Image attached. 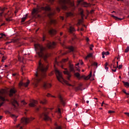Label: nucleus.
Returning <instances> with one entry per match:
<instances>
[{
  "label": "nucleus",
  "mask_w": 129,
  "mask_h": 129,
  "mask_svg": "<svg viewBox=\"0 0 129 129\" xmlns=\"http://www.w3.org/2000/svg\"><path fill=\"white\" fill-rule=\"evenodd\" d=\"M22 103L23 104V105H26V104H27V103H26V102H25V101H22Z\"/></svg>",
  "instance_id": "obj_46"
},
{
  "label": "nucleus",
  "mask_w": 129,
  "mask_h": 129,
  "mask_svg": "<svg viewBox=\"0 0 129 129\" xmlns=\"http://www.w3.org/2000/svg\"><path fill=\"white\" fill-rule=\"evenodd\" d=\"M113 112H114V111H112V110L108 111V113H113Z\"/></svg>",
  "instance_id": "obj_51"
},
{
  "label": "nucleus",
  "mask_w": 129,
  "mask_h": 129,
  "mask_svg": "<svg viewBox=\"0 0 129 129\" xmlns=\"http://www.w3.org/2000/svg\"><path fill=\"white\" fill-rule=\"evenodd\" d=\"M55 72L56 76V78L59 82H64L66 83L67 85H68V86H72V85L69 83H68V82L64 80V78H63V77L62 76V73L60 72L59 70L55 69Z\"/></svg>",
  "instance_id": "obj_3"
},
{
  "label": "nucleus",
  "mask_w": 129,
  "mask_h": 129,
  "mask_svg": "<svg viewBox=\"0 0 129 129\" xmlns=\"http://www.w3.org/2000/svg\"><path fill=\"white\" fill-rule=\"evenodd\" d=\"M12 105L14 106L15 108H17V106H19V102L17 101V100L13 99L12 100Z\"/></svg>",
  "instance_id": "obj_10"
},
{
  "label": "nucleus",
  "mask_w": 129,
  "mask_h": 129,
  "mask_svg": "<svg viewBox=\"0 0 129 129\" xmlns=\"http://www.w3.org/2000/svg\"><path fill=\"white\" fill-rule=\"evenodd\" d=\"M129 51V46H127V47L126 48V49H125V53H127V52H128Z\"/></svg>",
  "instance_id": "obj_40"
},
{
  "label": "nucleus",
  "mask_w": 129,
  "mask_h": 129,
  "mask_svg": "<svg viewBox=\"0 0 129 129\" xmlns=\"http://www.w3.org/2000/svg\"><path fill=\"white\" fill-rule=\"evenodd\" d=\"M43 10H44V11H46V12H50V11H51V8H50V6H47L44 7Z\"/></svg>",
  "instance_id": "obj_18"
},
{
  "label": "nucleus",
  "mask_w": 129,
  "mask_h": 129,
  "mask_svg": "<svg viewBox=\"0 0 129 129\" xmlns=\"http://www.w3.org/2000/svg\"><path fill=\"white\" fill-rule=\"evenodd\" d=\"M66 17H67V18H68V17H72L73 16V13H72V12L67 13L66 14Z\"/></svg>",
  "instance_id": "obj_24"
},
{
  "label": "nucleus",
  "mask_w": 129,
  "mask_h": 129,
  "mask_svg": "<svg viewBox=\"0 0 129 129\" xmlns=\"http://www.w3.org/2000/svg\"><path fill=\"white\" fill-rule=\"evenodd\" d=\"M52 86V85L51 84H49L48 83H44L43 85V88L44 89H47V88H50Z\"/></svg>",
  "instance_id": "obj_12"
},
{
  "label": "nucleus",
  "mask_w": 129,
  "mask_h": 129,
  "mask_svg": "<svg viewBox=\"0 0 129 129\" xmlns=\"http://www.w3.org/2000/svg\"><path fill=\"white\" fill-rule=\"evenodd\" d=\"M124 114H126V115H127V116L129 117V113L128 112H124Z\"/></svg>",
  "instance_id": "obj_56"
},
{
  "label": "nucleus",
  "mask_w": 129,
  "mask_h": 129,
  "mask_svg": "<svg viewBox=\"0 0 129 129\" xmlns=\"http://www.w3.org/2000/svg\"><path fill=\"white\" fill-rule=\"evenodd\" d=\"M0 36H1V38H3V37H6V34H4V33H1L0 34Z\"/></svg>",
  "instance_id": "obj_42"
},
{
  "label": "nucleus",
  "mask_w": 129,
  "mask_h": 129,
  "mask_svg": "<svg viewBox=\"0 0 129 129\" xmlns=\"http://www.w3.org/2000/svg\"><path fill=\"white\" fill-rule=\"evenodd\" d=\"M11 117H14L15 118V121H17V118H18V116H16L15 114H10Z\"/></svg>",
  "instance_id": "obj_29"
},
{
  "label": "nucleus",
  "mask_w": 129,
  "mask_h": 129,
  "mask_svg": "<svg viewBox=\"0 0 129 129\" xmlns=\"http://www.w3.org/2000/svg\"><path fill=\"white\" fill-rule=\"evenodd\" d=\"M64 70L63 71V73L64 74H66V75H69V76H70V73L69 72V71H68V70H67V69H64Z\"/></svg>",
  "instance_id": "obj_22"
},
{
  "label": "nucleus",
  "mask_w": 129,
  "mask_h": 129,
  "mask_svg": "<svg viewBox=\"0 0 129 129\" xmlns=\"http://www.w3.org/2000/svg\"><path fill=\"white\" fill-rule=\"evenodd\" d=\"M91 76H92V73L91 72L89 75L87 76V80H88V79H89Z\"/></svg>",
  "instance_id": "obj_34"
},
{
  "label": "nucleus",
  "mask_w": 129,
  "mask_h": 129,
  "mask_svg": "<svg viewBox=\"0 0 129 129\" xmlns=\"http://www.w3.org/2000/svg\"><path fill=\"white\" fill-rule=\"evenodd\" d=\"M16 92L17 89H16V88L13 87L11 88L9 92V96H10V97H12V96H14V94H16Z\"/></svg>",
  "instance_id": "obj_8"
},
{
  "label": "nucleus",
  "mask_w": 129,
  "mask_h": 129,
  "mask_svg": "<svg viewBox=\"0 0 129 129\" xmlns=\"http://www.w3.org/2000/svg\"><path fill=\"white\" fill-rule=\"evenodd\" d=\"M112 71L113 72H116V69H115V70L112 69Z\"/></svg>",
  "instance_id": "obj_61"
},
{
  "label": "nucleus",
  "mask_w": 129,
  "mask_h": 129,
  "mask_svg": "<svg viewBox=\"0 0 129 129\" xmlns=\"http://www.w3.org/2000/svg\"><path fill=\"white\" fill-rule=\"evenodd\" d=\"M38 13H39V10H38V9H34L32 12L33 15H35V14L37 15Z\"/></svg>",
  "instance_id": "obj_20"
},
{
  "label": "nucleus",
  "mask_w": 129,
  "mask_h": 129,
  "mask_svg": "<svg viewBox=\"0 0 129 129\" xmlns=\"http://www.w3.org/2000/svg\"><path fill=\"white\" fill-rule=\"evenodd\" d=\"M69 49L70 50L71 52H73L74 51V48L73 46H70Z\"/></svg>",
  "instance_id": "obj_35"
},
{
  "label": "nucleus",
  "mask_w": 129,
  "mask_h": 129,
  "mask_svg": "<svg viewBox=\"0 0 129 129\" xmlns=\"http://www.w3.org/2000/svg\"><path fill=\"white\" fill-rule=\"evenodd\" d=\"M59 3L62 10H64V11H67V10H68V7L66 5L70 3V0H60Z\"/></svg>",
  "instance_id": "obj_5"
},
{
  "label": "nucleus",
  "mask_w": 129,
  "mask_h": 129,
  "mask_svg": "<svg viewBox=\"0 0 129 129\" xmlns=\"http://www.w3.org/2000/svg\"><path fill=\"white\" fill-rule=\"evenodd\" d=\"M46 96L47 97H55V96L51 95L50 93H47V94L46 95Z\"/></svg>",
  "instance_id": "obj_37"
},
{
  "label": "nucleus",
  "mask_w": 129,
  "mask_h": 129,
  "mask_svg": "<svg viewBox=\"0 0 129 129\" xmlns=\"http://www.w3.org/2000/svg\"><path fill=\"white\" fill-rule=\"evenodd\" d=\"M37 101L33 100V101L31 103H29V106H31V107H35L36 106V104H37Z\"/></svg>",
  "instance_id": "obj_13"
},
{
  "label": "nucleus",
  "mask_w": 129,
  "mask_h": 129,
  "mask_svg": "<svg viewBox=\"0 0 129 129\" xmlns=\"http://www.w3.org/2000/svg\"><path fill=\"white\" fill-rule=\"evenodd\" d=\"M6 59H7V57L4 55H2V58L1 60L2 62H5V60H6Z\"/></svg>",
  "instance_id": "obj_32"
},
{
  "label": "nucleus",
  "mask_w": 129,
  "mask_h": 129,
  "mask_svg": "<svg viewBox=\"0 0 129 129\" xmlns=\"http://www.w3.org/2000/svg\"><path fill=\"white\" fill-rule=\"evenodd\" d=\"M105 69L107 71L108 70V67L105 66Z\"/></svg>",
  "instance_id": "obj_60"
},
{
  "label": "nucleus",
  "mask_w": 129,
  "mask_h": 129,
  "mask_svg": "<svg viewBox=\"0 0 129 129\" xmlns=\"http://www.w3.org/2000/svg\"><path fill=\"white\" fill-rule=\"evenodd\" d=\"M58 98L60 100V103H61V104H62V105H65V100H64V99H63V98L62 97V96L60 95H59Z\"/></svg>",
  "instance_id": "obj_15"
},
{
  "label": "nucleus",
  "mask_w": 129,
  "mask_h": 129,
  "mask_svg": "<svg viewBox=\"0 0 129 129\" xmlns=\"http://www.w3.org/2000/svg\"><path fill=\"white\" fill-rule=\"evenodd\" d=\"M122 83H123L125 87H126L127 88L129 87V83L128 82L123 81Z\"/></svg>",
  "instance_id": "obj_25"
},
{
  "label": "nucleus",
  "mask_w": 129,
  "mask_h": 129,
  "mask_svg": "<svg viewBox=\"0 0 129 129\" xmlns=\"http://www.w3.org/2000/svg\"><path fill=\"white\" fill-rule=\"evenodd\" d=\"M94 46L92 45V44H91V45H90V49L91 50H93V48L94 47Z\"/></svg>",
  "instance_id": "obj_45"
},
{
  "label": "nucleus",
  "mask_w": 129,
  "mask_h": 129,
  "mask_svg": "<svg viewBox=\"0 0 129 129\" xmlns=\"http://www.w3.org/2000/svg\"><path fill=\"white\" fill-rule=\"evenodd\" d=\"M83 4L84 5V7H85V8H87V7H90V6H91V5H90V4H88L85 2H84L83 3Z\"/></svg>",
  "instance_id": "obj_23"
},
{
  "label": "nucleus",
  "mask_w": 129,
  "mask_h": 129,
  "mask_svg": "<svg viewBox=\"0 0 129 129\" xmlns=\"http://www.w3.org/2000/svg\"><path fill=\"white\" fill-rule=\"evenodd\" d=\"M93 65H94V66H96V67H97L98 63H97V62H94L93 63Z\"/></svg>",
  "instance_id": "obj_52"
},
{
  "label": "nucleus",
  "mask_w": 129,
  "mask_h": 129,
  "mask_svg": "<svg viewBox=\"0 0 129 129\" xmlns=\"http://www.w3.org/2000/svg\"><path fill=\"white\" fill-rule=\"evenodd\" d=\"M93 55V53H89L86 57V59H87V58H90V57H92Z\"/></svg>",
  "instance_id": "obj_31"
},
{
  "label": "nucleus",
  "mask_w": 129,
  "mask_h": 129,
  "mask_svg": "<svg viewBox=\"0 0 129 129\" xmlns=\"http://www.w3.org/2000/svg\"><path fill=\"white\" fill-rule=\"evenodd\" d=\"M80 78H84V79H85V80H87V77L84 75L82 76L81 77H80Z\"/></svg>",
  "instance_id": "obj_39"
},
{
  "label": "nucleus",
  "mask_w": 129,
  "mask_h": 129,
  "mask_svg": "<svg viewBox=\"0 0 129 129\" xmlns=\"http://www.w3.org/2000/svg\"><path fill=\"white\" fill-rule=\"evenodd\" d=\"M82 0H80L78 1V4H81L82 3Z\"/></svg>",
  "instance_id": "obj_62"
},
{
  "label": "nucleus",
  "mask_w": 129,
  "mask_h": 129,
  "mask_svg": "<svg viewBox=\"0 0 129 129\" xmlns=\"http://www.w3.org/2000/svg\"><path fill=\"white\" fill-rule=\"evenodd\" d=\"M5 113H6V114H12V113L11 112V111H9V110H6L5 111Z\"/></svg>",
  "instance_id": "obj_36"
},
{
  "label": "nucleus",
  "mask_w": 129,
  "mask_h": 129,
  "mask_svg": "<svg viewBox=\"0 0 129 129\" xmlns=\"http://www.w3.org/2000/svg\"><path fill=\"white\" fill-rule=\"evenodd\" d=\"M34 46L36 54L38 56L40 57H43V56H44V50H45V48L43 47V46L39 44H35Z\"/></svg>",
  "instance_id": "obj_2"
},
{
  "label": "nucleus",
  "mask_w": 129,
  "mask_h": 129,
  "mask_svg": "<svg viewBox=\"0 0 129 129\" xmlns=\"http://www.w3.org/2000/svg\"><path fill=\"white\" fill-rule=\"evenodd\" d=\"M111 17L112 18H114V19H115V20H116L117 21H121L122 20H123V18H118L114 15H112Z\"/></svg>",
  "instance_id": "obj_21"
},
{
  "label": "nucleus",
  "mask_w": 129,
  "mask_h": 129,
  "mask_svg": "<svg viewBox=\"0 0 129 129\" xmlns=\"http://www.w3.org/2000/svg\"><path fill=\"white\" fill-rule=\"evenodd\" d=\"M60 20H62V21H63V20H64V17L60 16Z\"/></svg>",
  "instance_id": "obj_55"
},
{
  "label": "nucleus",
  "mask_w": 129,
  "mask_h": 129,
  "mask_svg": "<svg viewBox=\"0 0 129 129\" xmlns=\"http://www.w3.org/2000/svg\"><path fill=\"white\" fill-rule=\"evenodd\" d=\"M56 10L57 12H60V9L59 7H57Z\"/></svg>",
  "instance_id": "obj_48"
},
{
  "label": "nucleus",
  "mask_w": 129,
  "mask_h": 129,
  "mask_svg": "<svg viewBox=\"0 0 129 129\" xmlns=\"http://www.w3.org/2000/svg\"><path fill=\"white\" fill-rule=\"evenodd\" d=\"M35 119V118L34 117H31V118H26L23 117L21 119V123H23V124H27V123H29L31 120H34Z\"/></svg>",
  "instance_id": "obj_7"
},
{
  "label": "nucleus",
  "mask_w": 129,
  "mask_h": 129,
  "mask_svg": "<svg viewBox=\"0 0 129 129\" xmlns=\"http://www.w3.org/2000/svg\"><path fill=\"white\" fill-rule=\"evenodd\" d=\"M80 25H81V21H79L78 22V26H80Z\"/></svg>",
  "instance_id": "obj_53"
},
{
  "label": "nucleus",
  "mask_w": 129,
  "mask_h": 129,
  "mask_svg": "<svg viewBox=\"0 0 129 129\" xmlns=\"http://www.w3.org/2000/svg\"><path fill=\"white\" fill-rule=\"evenodd\" d=\"M47 46L49 49H53V48L56 46V43H55V42H49Z\"/></svg>",
  "instance_id": "obj_9"
},
{
  "label": "nucleus",
  "mask_w": 129,
  "mask_h": 129,
  "mask_svg": "<svg viewBox=\"0 0 129 129\" xmlns=\"http://www.w3.org/2000/svg\"><path fill=\"white\" fill-rule=\"evenodd\" d=\"M80 64L81 65H83V61H81Z\"/></svg>",
  "instance_id": "obj_64"
},
{
  "label": "nucleus",
  "mask_w": 129,
  "mask_h": 129,
  "mask_svg": "<svg viewBox=\"0 0 129 129\" xmlns=\"http://www.w3.org/2000/svg\"><path fill=\"white\" fill-rule=\"evenodd\" d=\"M7 10V8L5 7L3 8H0V11H1V13H0V17H2L3 16V14H4V12Z\"/></svg>",
  "instance_id": "obj_19"
},
{
  "label": "nucleus",
  "mask_w": 129,
  "mask_h": 129,
  "mask_svg": "<svg viewBox=\"0 0 129 129\" xmlns=\"http://www.w3.org/2000/svg\"><path fill=\"white\" fill-rule=\"evenodd\" d=\"M6 20L7 22H11V21H12V20L10 18H6Z\"/></svg>",
  "instance_id": "obj_44"
},
{
  "label": "nucleus",
  "mask_w": 129,
  "mask_h": 129,
  "mask_svg": "<svg viewBox=\"0 0 129 129\" xmlns=\"http://www.w3.org/2000/svg\"><path fill=\"white\" fill-rule=\"evenodd\" d=\"M67 36L66 35H64L63 37H59L58 38V41H63L64 42V39L66 38Z\"/></svg>",
  "instance_id": "obj_28"
},
{
  "label": "nucleus",
  "mask_w": 129,
  "mask_h": 129,
  "mask_svg": "<svg viewBox=\"0 0 129 129\" xmlns=\"http://www.w3.org/2000/svg\"><path fill=\"white\" fill-rule=\"evenodd\" d=\"M81 16H82V17L83 18V17H84V14H83V12H82L81 13Z\"/></svg>",
  "instance_id": "obj_57"
},
{
  "label": "nucleus",
  "mask_w": 129,
  "mask_h": 129,
  "mask_svg": "<svg viewBox=\"0 0 129 129\" xmlns=\"http://www.w3.org/2000/svg\"><path fill=\"white\" fill-rule=\"evenodd\" d=\"M69 69L71 72H73V73H75V70L74 69V65L73 64H69Z\"/></svg>",
  "instance_id": "obj_14"
},
{
  "label": "nucleus",
  "mask_w": 129,
  "mask_h": 129,
  "mask_svg": "<svg viewBox=\"0 0 129 129\" xmlns=\"http://www.w3.org/2000/svg\"><path fill=\"white\" fill-rule=\"evenodd\" d=\"M123 93H124L125 94H126V95H129V92L128 93H126V91L125 89H123L122 90Z\"/></svg>",
  "instance_id": "obj_38"
},
{
  "label": "nucleus",
  "mask_w": 129,
  "mask_h": 129,
  "mask_svg": "<svg viewBox=\"0 0 129 129\" xmlns=\"http://www.w3.org/2000/svg\"><path fill=\"white\" fill-rule=\"evenodd\" d=\"M103 52L106 55H109V51H103Z\"/></svg>",
  "instance_id": "obj_41"
},
{
  "label": "nucleus",
  "mask_w": 129,
  "mask_h": 129,
  "mask_svg": "<svg viewBox=\"0 0 129 129\" xmlns=\"http://www.w3.org/2000/svg\"><path fill=\"white\" fill-rule=\"evenodd\" d=\"M56 112L58 113L59 116H61V109H60V108H58V110L56 111Z\"/></svg>",
  "instance_id": "obj_30"
},
{
  "label": "nucleus",
  "mask_w": 129,
  "mask_h": 129,
  "mask_svg": "<svg viewBox=\"0 0 129 129\" xmlns=\"http://www.w3.org/2000/svg\"><path fill=\"white\" fill-rule=\"evenodd\" d=\"M7 96H8V93L5 90L0 91V100L3 101L0 103V107L4 105L5 101H9Z\"/></svg>",
  "instance_id": "obj_4"
},
{
  "label": "nucleus",
  "mask_w": 129,
  "mask_h": 129,
  "mask_svg": "<svg viewBox=\"0 0 129 129\" xmlns=\"http://www.w3.org/2000/svg\"><path fill=\"white\" fill-rule=\"evenodd\" d=\"M122 68V65H119V66H118L119 69H121Z\"/></svg>",
  "instance_id": "obj_58"
},
{
  "label": "nucleus",
  "mask_w": 129,
  "mask_h": 129,
  "mask_svg": "<svg viewBox=\"0 0 129 129\" xmlns=\"http://www.w3.org/2000/svg\"><path fill=\"white\" fill-rule=\"evenodd\" d=\"M46 40V36L45 35L43 36L42 41H45Z\"/></svg>",
  "instance_id": "obj_47"
},
{
  "label": "nucleus",
  "mask_w": 129,
  "mask_h": 129,
  "mask_svg": "<svg viewBox=\"0 0 129 129\" xmlns=\"http://www.w3.org/2000/svg\"><path fill=\"white\" fill-rule=\"evenodd\" d=\"M45 110H46V112L42 113L40 115L41 118H43L44 120H50L51 121V118L48 116V109L45 108Z\"/></svg>",
  "instance_id": "obj_6"
},
{
  "label": "nucleus",
  "mask_w": 129,
  "mask_h": 129,
  "mask_svg": "<svg viewBox=\"0 0 129 129\" xmlns=\"http://www.w3.org/2000/svg\"><path fill=\"white\" fill-rule=\"evenodd\" d=\"M75 75L77 78H79V79H81V78H80V74H79V73H75Z\"/></svg>",
  "instance_id": "obj_27"
},
{
  "label": "nucleus",
  "mask_w": 129,
  "mask_h": 129,
  "mask_svg": "<svg viewBox=\"0 0 129 129\" xmlns=\"http://www.w3.org/2000/svg\"><path fill=\"white\" fill-rule=\"evenodd\" d=\"M69 31L70 33H72V32H75V29L74 27H73L71 25L69 24Z\"/></svg>",
  "instance_id": "obj_17"
},
{
  "label": "nucleus",
  "mask_w": 129,
  "mask_h": 129,
  "mask_svg": "<svg viewBox=\"0 0 129 129\" xmlns=\"http://www.w3.org/2000/svg\"><path fill=\"white\" fill-rule=\"evenodd\" d=\"M12 75L13 76H16L17 75V74H13Z\"/></svg>",
  "instance_id": "obj_63"
},
{
  "label": "nucleus",
  "mask_w": 129,
  "mask_h": 129,
  "mask_svg": "<svg viewBox=\"0 0 129 129\" xmlns=\"http://www.w3.org/2000/svg\"><path fill=\"white\" fill-rule=\"evenodd\" d=\"M48 33L49 35H51V36H53V35H56V34H57V30L54 29H51L48 31Z\"/></svg>",
  "instance_id": "obj_11"
},
{
  "label": "nucleus",
  "mask_w": 129,
  "mask_h": 129,
  "mask_svg": "<svg viewBox=\"0 0 129 129\" xmlns=\"http://www.w3.org/2000/svg\"><path fill=\"white\" fill-rule=\"evenodd\" d=\"M29 83H30L29 81H27L26 83H24L23 82L20 83L19 85L20 86H25V87H28V86L29 85Z\"/></svg>",
  "instance_id": "obj_16"
},
{
  "label": "nucleus",
  "mask_w": 129,
  "mask_h": 129,
  "mask_svg": "<svg viewBox=\"0 0 129 129\" xmlns=\"http://www.w3.org/2000/svg\"><path fill=\"white\" fill-rule=\"evenodd\" d=\"M54 125H55V128L54 129H62V128L60 126H58V124H57V123H54Z\"/></svg>",
  "instance_id": "obj_26"
},
{
  "label": "nucleus",
  "mask_w": 129,
  "mask_h": 129,
  "mask_svg": "<svg viewBox=\"0 0 129 129\" xmlns=\"http://www.w3.org/2000/svg\"><path fill=\"white\" fill-rule=\"evenodd\" d=\"M40 102L42 103V104H46V103H47V100L44 99L43 101H40Z\"/></svg>",
  "instance_id": "obj_33"
},
{
  "label": "nucleus",
  "mask_w": 129,
  "mask_h": 129,
  "mask_svg": "<svg viewBox=\"0 0 129 129\" xmlns=\"http://www.w3.org/2000/svg\"><path fill=\"white\" fill-rule=\"evenodd\" d=\"M27 17H28V14L25 15L23 18L24 19V20H26L27 19Z\"/></svg>",
  "instance_id": "obj_50"
},
{
  "label": "nucleus",
  "mask_w": 129,
  "mask_h": 129,
  "mask_svg": "<svg viewBox=\"0 0 129 129\" xmlns=\"http://www.w3.org/2000/svg\"><path fill=\"white\" fill-rule=\"evenodd\" d=\"M73 41H74V38H72V40L71 41V43L72 44H73V43H74Z\"/></svg>",
  "instance_id": "obj_59"
},
{
  "label": "nucleus",
  "mask_w": 129,
  "mask_h": 129,
  "mask_svg": "<svg viewBox=\"0 0 129 129\" xmlns=\"http://www.w3.org/2000/svg\"><path fill=\"white\" fill-rule=\"evenodd\" d=\"M104 55H105V54H104V52H102V58H105V56H104Z\"/></svg>",
  "instance_id": "obj_49"
},
{
  "label": "nucleus",
  "mask_w": 129,
  "mask_h": 129,
  "mask_svg": "<svg viewBox=\"0 0 129 129\" xmlns=\"http://www.w3.org/2000/svg\"><path fill=\"white\" fill-rule=\"evenodd\" d=\"M48 70V67L42 64L41 61H39V66L35 74V78L34 79L35 86L37 87L38 84L42 78L46 76V71Z\"/></svg>",
  "instance_id": "obj_1"
},
{
  "label": "nucleus",
  "mask_w": 129,
  "mask_h": 129,
  "mask_svg": "<svg viewBox=\"0 0 129 129\" xmlns=\"http://www.w3.org/2000/svg\"><path fill=\"white\" fill-rule=\"evenodd\" d=\"M11 12H10V11H8V13L5 15V16H7V15L8 16H10V15H11Z\"/></svg>",
  "instance_id": "obj_43"
},
{
  "label": "nucleus",
  "mask_w": 129,
  "mask_h": 129,
  "mask_svg": "<svg viewBox=\"0 0 129 129\" xmlns=\"http://www.w3.org/2000/svg\"><path fill=\"white\" fill-rule=\"evenodd\" d=\"M25 21H26V20L22 18V20H21V23H24V22H25Z\"/></svg>",
  "instance_id": "obj_54"
}]
</instances>
